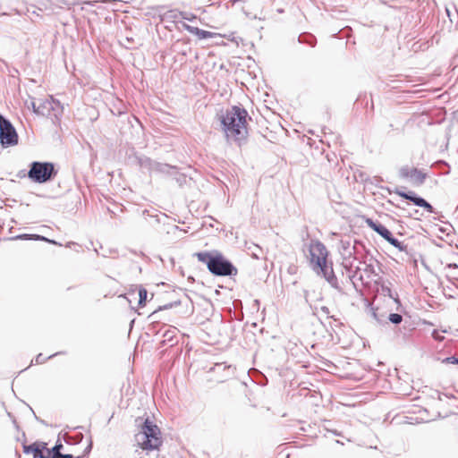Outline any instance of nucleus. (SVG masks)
Segmentation results:
<instances>
[{
	"label": "nucleus",
	"mask_w": 458,
	"mask_h": 458,
	"mask_svg": "<svg viewBox=\"0 0 458 458\" xmlns=\"http://www.w3.org/2000/svg\"><path fill=\"white\" fill-rule=\"evenodd\" d=\"M343 248H344V255L351 257L352 255V249L353 247H351L350 242H342Z\"/></svg>",
	"instance_id": "5701e85b"
},
{
	"label": "nucleus",
	"mask_w": 458,
	"mask_h": 458,
	"mask_svg": "<svg viewBox=\"0 0 458 458\" xmlns=\"http://www.w3.org/2000/svg\"><path fill=\"white\" fill-rule=\"evenodd\" d=\"M143 215L155 218L157 223H160L164 218H166V216L164 213H157L155 210L151 212L149 210H144Z\"/></svg>",
	"instance_id": "a211bd4d"
},
{
	"label": "nucleus",
	"mask_w": 458,
	"mask_h": 458,
	"mask_svg": "<svg viewBox=\"0 0 458 458\" xmlns=\"http://www.w3.org/2000/svg\"><path fill=\"white\" fill-rule=\"evenodd\" d=\"M178 330L176 327H170L167 330H165L163 334L164 341L167 342H173L174 338L175 337Z\"/></svg>",
	"instance_id": "aec40b11"
},
{
	"label": "nucleus",
	"mask_w": 458,
	"mask_h": 458,
	"mask_svg": "<svg viewBox=\"0 0 458 458\" xmlns=\"http://www.w3.org/2000/svg\"><path fill=\"white\" fill-rule=\"evenodd\" d=\"M432 335L436 340L441 341L443 339V336H441L437 330L433 331Z\"/></svg>",
	"instance_id": "cd10ccee"
},
{
	"label": "nucleus",
	"mask_w": 458,
	"mask_h": 458,
	"mask_svg": "<svg viewBox=\"0 0 458 458\" xmlns=\"http://www.w3.org/2000/svg\"><path fill=\"white\" fill-rule=\"evenodd\" d=\"M49 111L50 112L48 117L59 120L64 113V106L59 100L55 98L53 105H51V108H49Z\"/></svg>",
	"instance_id": "4468645a"
},
{
	"label": "nucleus",
	"mask_w": 458,
	"mask_h": 458,
	"mask_svg": "<svg viewBox=\"0 0 458 458\" xmlns=\"http://www.w3.org/2000/svg\"><path fill=\"white\" fill-rule=\"evenodd\" d=\"M387 293H388L387 294H388V296H389L390 298L394 299V301L398 302V297H397V294H393V293H392V292H391V290H390L389 288L387 289Z\"/></svg>",
	"instance_id": "c756f323"
},
{
	"label": "nucleus",
	"mask_w": 458,
	"mask_h": 458,
	"mask_svg": "<svg viewBox=\"0 0 458 458\" xmlns=\"http://www.w3.org/2000/svg\"><path fill=\"white\" fill-rule=\"evenodd\" d=\"M24 452L27 454L31 453L34 458H49L50 454L49 451H47V455H45L42 450L35 445H25Z\"/></svg>",
	"instance_id": "2eb2a0df"
},
{
	"label": "nucleus",
	"mask_w": 458,
	"mask_h": 458,
	"mask_svg": "<svg viewBox=\"0 0 458 458\" xmlns=\"http://www.w3.org/2000/svg\"><path fill=\"white\" fill-rule=\"evenodd\" d=\"M46 360H47V359H46V358H44V357H43V355H42L41 353H39V354L36 357V359H35V362H36L37 364H42V363H44V362L46 361Z\"/></svg>",
	"instance_id": "bb28decb"
},
{
	"label": "nucleus",
	"mask_w": 458,
	"mask_h": 458,
	"mask_svg": "<svg viewBox=\"0 0 458 458\" xmlns=\"http://www.w3.org/2000/svg\"><path fill=\"white\" fill-rule=\"evenodd\" d=\"M455 363H456V364H458V359H457V360H455Z\"/></svg>",
	"instance_id": "f704fd0d"
},
{
	"label": "nucleus",
	"mask_w": 458,
	"mask_h": 458,
	"mask_svg": "<svg viewBox=\"0 0 458 458\" xmlns=\"http://www.w3.org/2000/svg\"><path fill=\"white\" fill-rule=\"evenodd\" d=\"M55 98L51 96L49 98L40 100L35 113L43 116L49 115V108H51V105H53Z\"/></svg>",
	"instance_id": "ddd939ff"
},
{
	"label": "nucleus",
	"mask_w": 458,
	"mask_h": 458,
	"mask_svg": "<svg viewBox=\"0 0 458 458\" xmlns=\"http://www.w3.org/2000/svg\"><path fill=\"white\" fill-rule=\"evenodd\" d=\"M373 195L375 196L374 200H377V193L373 192Z\"/></svg>",
	"instance_id": "473e14b6"
},
{
	"label": "nucleus",
	"mask_w": 458,
	"mask_h": 458,
	"mask_svg": "<svg viewBox=\"0 0 458 458\" xmlns=\"http://www.w3.org/2000/svg\"><path fill=\"white\" fill-rule=\"evenodd\" d=\"M328 251L319 241H311L309 245V261L312 270L323 276L332 286L336 287L337 278L334 274L332 263H328Z\"/></svg>",
	"instance_id": "f03ea898"
},
{
	"label": "nucleus",
	"mask_w": 458,
	"mask_h": 458,
	"mask_svg": "<svg viewBox=\"0 0 458 458\" xmlns=\"http://www.w3.org/2000/svg\"><path fill=\"white\" fill-rule=\"evenodd\" d=\"M14 239L45 241L47 242L56 244V242L55 241L49 240V239H47L44 236L38 235V234H21V235H17Z\"/></svg>",
	"instance_id": "dca6fc26"
},
{
	"label": "nucleus",
	"mask_w": 458,
	"mask_h": 458,
	"mask_svg": "<svg viewBox=\"0 0 458 458\" xmlns=\"http://www.w3.org/2000/svg\"><path fill=\"white\" fill-rule=\"evenodd\" d=\"M62 444L55 445L52 449V458H74L72 454H61Z\"/></svg>",
	"instance_id": "6ab92c4d"
},
{
	"label": "nucleus",
	"mask_w": 458,
	"mask_h": 458,
	"mask_svg": "<svg viewBox=\"0 0 458 458\" xmlns=\"http://www.w3.org/2000/svg\"><path fill=\"white\" fill-rule=\"evenodd\" d=\"M57 174L53 163L34 161L30 165L28 178L36 183L52 181Z\"/></svg>",
	"instance_id": "423d86ee"
},
{
	"label": "nucleus",
	"mask_w": 458,
	"mask_h": 458,
	"mask_svg": "<svg viewBox=\"0 0 458 458\" xmlns=\"http://www.w3.org/2000/svg\"><path fill=\"white\" fill-rule=\"evenodd\" d=\"M389 321L392 322L393 324H400L402 321H403V317L402 315L400 314H397V313H392L389 315Z\"/></svg>",
	"instance_id": "412c9836"
},
{
	"label": "nucleus",
	"mask_w": 458,
	"mask_h": 458,
	"mask_svg": "<svg viewBox=\"0 0 458 458\" xmlns=\"http://www.w3.org/2000/svg\"><path fill=\"white\" fill-rule=\"evenodd\" d=\"M298 41L301 44H307L312 47H315L317 42L316 38L309 33L301 34L298 38Z\"/></svg>",
	"instance_id": "f3484780"
},
{
	"label": "nucleus",
	"mask_w": 458,
	"mask_h": 458,
	"mask_svg": "<svg viewBox=\"0 0 458 458\" xmlns=\"http://www.w3.org/2000/svg\"><path fill=\"white\" fill-rule=\"evenodd\" d=\"M112 203V208L111 207H108L107 209L108 211L113 214L114 216L116 215V211L117 210H120L122 211V208H121V204L119 202H111Z\"/></svg>",
	"instance_id": "393cba45"
},
{
	"label": "nucleus",
	"mask_w": 458,
	"mask_h": 458,
	"mask_svg": "<svg viewBox=\"0 0 458 458\" xmlns=\"http://www.w3.org/2000/svg\"><path fill=\"white\" fill-rule=\"evenodd\" d=\"M193 256L199 262L205 263L213 275L219 276L237 275V268L217 250L196 252Z\"/></svg>",
	"instance_id": "7ed1b4c3"
},
{
	"label": "nucleus",
	"mask_w": 458,
	"mask_h": 458,
	"mask_svg": "<svg viewBox=\"0 0 458 458\" xmlns=\"http://www.w3.org/2000/svg\"><path fill=\"white\" fill-rule=\"evenodd\" d=\"M147 295H148V293L145 289H140V292H139V297H140V300H139V304L140 305H144L145 304V301L147 300Z\"/></svg>",
	"instance_id": "a878e982"
},
{
	"label": "nucleus",
	"mask_w": 458,
	"mask_h": 458,
	"mask_svg": "<svg viewBox=\"0 0 458 458\" xmlns=\"http://www.w3.org/2000/svg\"><path fill=\"white\" fill-rule=\"evenodd\" d=\"M458 358H454V357H448L446 359L444 360V362H446V363H452V364H456L455 363V360H457Z\"/></svg>",
	"instance_id": "c85d7f7f"
},
{
	"label": "nucleus",
	"mask_w": 458,
	"mask_h": 458,
	"mask_svg": "<svg viewBox=\"0 0 458 458\" xmlns=\"http://www.w3.org/2000/svg\"><path fill=\"white\" fill-rule=\"evenodd\" d=\"M398 174L401 179L407 180L415 186L421 185L427 178V174L422 170L410 167L408 165L401 167Z\"/></svg>",
	"instance_id": "6e6552de"
},
{
	"label": "nucleus",
	"mask_w": 458,
	"mask_h": 458,
	"mask_svg": "<svg viewBox=\"0 0 458 458\" xmlns=\"http://www.w3.org/2000/svg\"><path fill=\"white\" fill-rule=\"evenodd\" d=\"M364 221L366 225L377 232L380 236H382L385 240L388 239L392 233L380 223L373 221L371 218L365 217Z\"/></svg>",
	"instance_id": "9b49d317"
},
{
	"label": "nucleus",
	"mask_w": 458,
	"mask_h": 458,
	"mask_svg": "<svg viewBox=\"0 0 458 458\" xmlns=\"http://www.w3.org/2000/svg\"><path fill=\"white\" fill-rule=\"evenodd\" d=\"M160 435L159 428L149 419H146L140 431L135 435V440L140 448L151 451L157 449L161 445Z\"/></svg>",
	"instance_id": "39448f33"
},
{
	"label": "nucleus",
	"mask_w": 458,
	"mask_h": 458,
	"mask_svg": "<svg viewBox=\"0 0 458 458\" xmlns=\"http://www.w3.org/2000/svg\"><path fill=\"white\" fill-rule=\"evenodd\" d=\"M57 353L48 356L47 359H51L53 356H55Z\"/></svg>",
	"instance_id": "72a5a7b5"
},
{
	"label": "nucleus",
	"mask_w": 458,
	"mask_h": 458,
	"mask_svg": "<svg viewBox=\"0 0 458 458\" xmlns=\"http://www.w3.org/2000/svg\"><path fill=\"white\" fill-rule=\"evenodd\" d=\"M412 204L423 208L428 213L432 212L433 208L429 202H412Z\"/></svg>",
	"instance_id": "b1692460"
},
{
	"label": "nucleus",
	"mask_w": 458,
	"mask_h": 458,
	"mask_svg": "<svg viewBox=\"0 0 458 458\" xmlns=\"http://www.w3.org/2000/svg\"><path fill=\"white\" fill-rule=\"evenodd\" d=\"M137 164L141 169L147 170L150 174H171L174 176V180L182 185L186 183L187 178L184 174L177 171L176 166L170 165L152 160L145 156L136 157Z\"/></svg>",
	"instance_id": "20e7f679"
},
{
	"label": "nucleus",
	"mask_w": 458,
	"mask_h": 458,
	"mask_svg": "<svg viewBox=\"0 0 458 458\" xmlns=\"http://www.w3.org/2000/svg\"><path fill=\"white\" fill-rule=\"evenodd\" d=\"M386 241H387L390 244H392L393 246H394V247L398 248L399 250H402V249H403L402 242H401L400 241H398L396 238H394V237L393 236V234H391V235L389 236V238H388V239H386Z\"/></svg>",
	"instance_id": "4be33fe9"
},
{
	"label": "nucleus",
	"mask_w": 458,
	"mask_h": 458,
	"mask_svg": "<svg viewBox=\"0 0 458 458\" xmlns=\"http://www.w3.org/2000/svg\"><path fill=\"white\" fill-rule=\"evenodd\" d=\"M0 142L4 147L18 143V135L14 127L3 116H0Z\"/></svg>",
	"instance_id": "0eeeda50"
},
{
	"label": "nucleus",
	"mask_w": 458,
	"mask_h": 458,
	"mask_svg": "<svg viewBox=\"0 0 458 458\" xmlns=\"http://www.w3.org/2000/svg\"><path fill=\"white\" fill-rule=\"evenodd\" d=\"M210 371H213L215 373H219L220 371H224L225 374L222 376V379H225L234 373V368L231 365H226L224 362L221 363H216L214 367L210 369Z\"/></svg>",
	"instance_id": "f8f14e48"
},
{
	"label": "nucleus",
	"mask_w": 458,
	"mask_h": 458,
	"mask_svg": "<svg viewBox=\"0 0 458 458\" xmlns=\"http://www.w3.org/2000/svg\"><path fill=\"white\" fill-rule=\"evenodd\" d=\"M247 116L248 113L244 108L233 106L219 117L227 140L232 139L238 146L244 144L247 140Z\"/></svg>",
	"instance_id": "f257e3e1"
},
{
	"label": "nucleus",
	"mask_w": 458,
	"mask_h": 458,
	"mask_svg": "<svg viewBox=\"0 0 458 458\" xmlns=\"http://www.w3.org/2000/svg\"><path fill=\"white\" fill-rule=\"evenodd\" d=\"M37 106H38V105L36 104V102L32 101L31 107H32L34 113H35V110L37 109Z\"/></svg>",
	"instance_id": "7c9ffc66"
},
{
	"label": "nucleus",
	"mask_w": 458,
	"mask_h": 458,
	"mask_svg": "<svg viewBox=\"0 0 458 458\" xmlns=\"http://www.w3.org/2000/svg\"><path fill=\"white\" fill-rule=\"evenodd\" d=\"M417 215H418V211L416 210L415 214H413L412 216H414V218L418 219L419 217L417 216Z\"/></svg>",
	"instance_id": "2f4dec72"
},
{
	"label": "nucleus",
	"mask_w": 458,
	"mask_h": 458,
	"mask_svg": "<svg viewBox=\"0 0 458 458\" xmlns=\"http://www.w3.org/2000/svg\"><path fill=\"white\" fill-rule=\"evenodd\" d=\"M377 194L385 199H388L394 194L398 197L405 199L406 200H425L423 198L416 196L412 191H407L406 188L404 187L395 188V191H393L390 188L381 186L378 188Z\"/></svg>",
	"instance_id": "1a4fd4ad"
},
{
	"label": "nucleus",
	"mask_w": 458,
	"mask_h": 458,
	"mask_svg": "<svg viewBox=\"0 0 458 458\" xmlns=\"http://www.w3.org/2000/svg\"><path fill=\"white\" fill-rule=\"evenodd\" d=\"M185 29L190 33L196 35L199 39L212 38H216V37H224V38L226 37L225 35L204 30L198 27H193L191 25H185Z\"/></svg>",
	"instance_id": "9d476101"
}]
</instances>
